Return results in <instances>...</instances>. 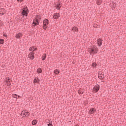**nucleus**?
<instances>
[{
	"label": "nucleus",
	"instance_id": "f257e3e1",
	"mask_svg": "<svg viewBox=\"0 0 126 126\" xmlns=\"http://www.w3.org/2000/svg\"><path fill=\"white\" fill-rule=\"evenodd\" d=\"M88 51L90 53V55L93 56V55H95V54H97V53H98V48L95 46H94L89 48Z\"/></svg>",
	"mask_w": 126,
	"mask_h": 126
},
{
	"label": "nucleus",
	"instance_id": "f03ea898",
	"mask_svg": "<svg viewBox=\"0 0 126 126\" xmlns=\"http://www.w3.org/2000/svg\"><path fill=\"white\" fill-rule=\"evenodd\" d=\"M28 12H29V11H28V8H27V7L24 8L23 9H22V15L23 17H24V16L27 17V16H28Z\"/></svg>",
	"mask_w": 126,
	"mask_h": 126
},
{
	"label": "nucleus",
	"instance_id": "7ed1b4c3",
	"mask_svg": "<svg viewBox=\"0 0 126 126\" xmlns=\"http://www.w3.org/2000/svg\"><path fill=\"white\" fill-rule=\"evenodd\" d=\"M43 28L44 30H47L48 29V25L49 24V20L48 19H46L43 20Z\"/></svg>",
	"mask_w": 126,
	"mask_h": 126
},
{
	"label": "nucleus",
	"instance_id": "20e7f679",
	"mask_svg": "<svg viewBox=\"0 0 126 126\" xmlns=\"http://www.w3.org/2000/svg\"><path fill=\"white\" fill-rule=\"evenodd\" d=\"M5 84L6 85H11V79L9 77H7L5 80Z\"/></svg>",
	"mask_w": 126,
	"mask_h": 126
},
{
	"label": "nucleus",
	"instance_id": "39448f33",
	"mask_svg": "<svg viewBox=\"0 0 126 126\" xmlns=\"http://www.w3.org/2000/svg\"><path fill=\"white\" fill-rule=\"evenodd\" d=\"M34 55L35 53L30 52L28 55L29 59L31 60V61H33V60H34V58H35Z\"/></svg>",
	"mask_w": 126,
	"mask_h": 126
},
{
	"label": "nucleus",
	"instance_id": "423d86ee",
	"mask_svg": "<svg viewBox=\"0 0 126 126\" xmlns=\"http://www.w3.org/2000/svg\"><path fill=\"white\" fill-rule=\"evenodd\" d=\"M36 25H39V19L36 17L32 23V26H36Z\"/></svg>",
	"mask_w": 126,
	"mask_h": 126
},
{
	"label": "nucleus",
	"instance_id": "0eeeda50",
	"mask_svg": "<svg viewBox=\"0 0 126 126\" xmlns=\"http://www.w3.org/2000/svg\"><path fill=\"white\" fill-rule=\"evenodd\" d=\"M21 115L25 117H28L30 115V113L27 110H24L21 112Z\"/></svg>",
	"mask_w": 126,
	"mask_h": 126
},
{
	"label": "nucleus",
	"instance_id": "6e6552de",
	"mask_svg": "<svg viewBox=\"0 0 126 126\" xmlns=\"http://www.w3.org/2000/svg\"><path fill=\"white\" fill-rule=\"evenodd\" d=\"M96 112V109L95 108H90L89 111V114H90L91 115H92L94 114V113Z\"/></svg>",
	"mask_w": 126,
	"mask_h": 126
},
{
	"label": "nucleus",
	"instance_id": "1a4fd4ad",
	"mask_svg": "<svg viewBox=\"0 0 126 126\" xmlns=\"http://www.w3.org/2000/svg\"><path fill=\"white\" fill-rule=\"evenodd\" d=\"M22 36H23V34H22V33L21 32H19L16 34L15 37L16 39H20L21 37H22Z\"/></svg>",
	"mask_w": 126,
	"mask_h": 126
},
{
	"label": "nucleus",
	"instance_id": "9d476101",
	"mask_svg": "<svg viewBox=\"0 0 126 126\" xmlns=\"http://www.w3.org/2000/svg\"><path fill=\"white\" fill-rule=\"evenodd\" d=\"M36 50H37V48H35V47H31L29 49V51L31 52V53H35Z\"/></svg>",
	"mask_w": 126,
	"mask_h": 126
},
{
	"label": "nucleus",
	"instance_id": "9b49d317",
	"mask_svg": "<svg viewBox=\"0 0 126 126\" xmlns=\"http://www.w3.org/2000/svg\"><path fill=\"white\" fill-rule=\"evenodd\" d=\"M102 40L101 38L97 39V43L98 47H101L102 46Z\"/></svg>",
	"mask_w": 126,
	"mask_h": 126
},
{
	"label": "nucleus",
	"instance_id": "f8f14e48",
	"mask_svg": "<svg viewBox=\"0 0 126 126\" xmlns=\"http://www.w3.org/2000/svg\"><path fill=\"white\" fill-rule=\"evenodd\" d=\"M99 88L100 86H99V85H96L94 87L93 90L94 91V92H98Z\"/></svg>",
	"mask_w": 126,
	"mask_h": 126
},
{
	"label": "nucleus",
	"instance_id": "ddd939ff",
	"mask_svg": "<svg viewBox=\"0 0 126 126\" xmlns=\"http://www.w3.org/2000/svg\"><path fill=\"white\" fill-rule=\"evenodd\" d=\"M59 17H60V14H59V13H54L53 15V18H54V19H58Z\"/></svg>",
	"mask_w": 126,
	"mask_h": 126
},
{
	"label": "nucleus",
	"instance_id": "4468645a",
	"mask_svg": "<svg viewBox=\"0 0 126 126\" xmlns=\"http://www.w3.org/2000/svg\"><path fill=\"white\" fill-rule=\"evenodd\" d=\"M5 12H6V11H5V9L4 8L0 9V14L3 15V14H5Z\"/></svg>",
	"mask_w": 126,
	"mask_h": 126
},
{
	"label": "nucleus",
	"instance_id": "2eb2a0df",
	"mask_svg": "<svg viewBox=\"0 0 126 126\" xmlns=\"http://www.w3.org/2000/svg\"><path fill=\"white\" fill-rule=\"evenodd\" d=\"M98 78L99 79H104V78H105V77L104 76V73H101V74H99L98 75Z\"/></svg>",
	"mask_w": 126,
	"mask_h": 126
},
{
	"label": "nucleus",
	"instance_id": "dca6fc26",
	"mask_svg": "<svg viewBox=\"0 0 126 126\" xmlns=\"http://www.w3.org/2000/svg\"><path fill=\"white\" fill-rule=\"evenodd\" d=\"M61 7H62V5H61V3L58 2L56 4V8L58 10H60L61 9Z\"/></svg>",
	"mask_w": 126,
	"mask_h": 126
},
{
	"label": "nucleus",
	"instance_id": "f3484780",
	"mask_svg": "<svg viewBox=\"0 0 126 126\" xmlns=\"http://www.w3.org/2000/svg\"><path fill=\"white\" fill-rule=\"evenodd\" d=\"M72 31H73L74 32H78V28L74 27L72 28Z\"/></svg>",
	"mask_w": 126,
	"mask_h": 126
},
{
	"label": "nucleus",
	"instance_id": "a211bd4d",
	"mask_svg": "<svg viewBox=\"0 0 126 126\" xmlns=\"http://www.w3.org/2000/svg\"><path fill=\"white\" fill-rule=\"evenodd\" d=\"M39 81L40 80H39V78H38V77H35L33 80L34 83H39Z\"/></svg>",
	"mask_w": 126,
	"mask_h": 126
},
{
	"label": "nucleus",
	"instance_id": "6ab92c4d",
	"mask_svg": "<svg viewBox=\"0 0 126 126\" xmlns=\"http://www.w3.org/2000/svg\"><path fill=\"white\" fill-rule=\"evenodd\" d=\"M96 3L98 5H101L102 4V0H97L96 1Z\"/></svg>",
	"mask_w": 126,
	"mask_h": 126
},
{
	"label": "nucleus",
	"instance_id": "aec40b11",
	"mask_svg": "<svg viewBox=\"0 0 126 126\" xmlns=\"http://www.w3.org/2000/svg\"><path fill=\"white\" fill-rule=\"evenodd\" d=\"M46 58H47V54H44L43 56H42V61H45L46 60Z\"/></svg>",
	"mask_w": 126,
	"mask_h": 126
},
{
	"label": "nucleus",
	"instance_id": "412c9836",
	"mask_svg": "<svg viewBox=\"0 0 126 126\" xmlns=\"http://www.w3.org/2000/svg\"><path fill=\"white\" fill-rule=\"evenodd\" d=\"M55 74H59L60 73V70L59 69H55L54 70Z\"/></svg>",
	"mask_w": 126,
	"mask_h": 126
},
{
	"label": "nucleus",
	"instance_id": "4be33fe9",
	"mask_svg": "<svg viewBox=\"0 0 126 126\" xmlns=\"http://www.w3.org/2000/svg\"><path fill=\"white\" fill-rule=\"evenodd\" d=\"M37 73H42V69H41L40 68H38L37 69Z\"/></svg>",
	"mask_w": 126,
	"mask_h": 126
},
{
	"label": "nucleus",
	"instance_id": "5701e85b",
	"mask_svg": "<svg viewBox=\"0 0 126 126\" xmlns=\"http://www.w3.org/2000/svg\"><path fill=\"white\" fill-rule=\"evenodd\" d=\"M13 97H14V98H20V95H18L16 94H12Z\"/></svg>",
	"mask_w": 126,
	"mask_h": 126
},
{
	"label": "nucleus",
	"instance_id": "b1692460",
	"mask_svg": "<svg viewBox=\"0 0 126 126\" xmlns=\"http://www.w3.org/2000/svg\"><path fill=\"white\" fill-rule=\"evenodd\" d=\"M36 124H37V120H33L32 122V125H33V126H35V125H36Z\"/></svg>",
	"mask_w": 126,
	"mask_h": 126
},
{
	"label": "nucleus",
	"instance_id": "393cba45",
	"mask_svg": "<svg viewBox=\"0 0 126 126\" xmlns=\"http://www.w3.org/2000/svg\"><path fill=\"white\" fill-rule=\"evenodd\" d=\"M4 40L2 39H0V44L1 45H3V42H4Z\"/></svg>",
	"mask_w": 126,
	"mask_h": 126
},
{
	"label": "nucleus",
	"instance_id": "a878e982",
	"mask_svg": "<svg viewBox=\"0 0 126 126\" xmlns=\"http://www.w3.org/2000/svg\"><path fill=\"white\" fill-rule=\"evenodd\" d=\"M78 93L79 94H83V91H82L81 90H79Z\"/></svg>",
	"mask_w": 126,
	"mask_h": 126
},
{
	"label": "nucleus",
	"instance_id": "bb28decb",
	"mask_svg": "<svg viewBox=\"0 0 126 126\" xmlns=\"http://www.w3.org/2000/svg\"><path fill=\"white\" fill-rule=\"evenodd\" d=\"M96 65H97L96 63H94L92 64V66H93V67H95Z\"/></svg>",
	"mask_w": 126,
	"mask_h": 126
},
{
	"label": "nucleus",
	"instance_id": "cd10ccee",
	"mask_svg": "<svg viewBox=\"0 0 126 126\" xmlns=\"http://www.w3.org/2000/svg\"><path fill=\"white\" fill-rule=\"evenodd\" d=\"M3 36L4 37H5L6 38L7 37V35L6 34H5V33H3Z\"/></svg>",
	"mask_w": 126,
	"mask_h": 126
},
{
	"label": "nucleus",
	"instance_id": "c85d7f7f",
	"mask_svg": "<svg viewBox=\"0 0 126 126\" xmlns=\"http://www.w3.org/2000/svg\"><path fill=\"white\" fill-rule=\"evenodd\" d=\"M48 126H53L52 125V124L49 123V124H48Z\"/></svg>",
	"mask_w": 126,
	"mask_h": 126
},
{
	"label": "nucleus",
	"instance_id": "c756f323",
	"mask_svg": "<svg viewBox=\"0 0 126 126\" xmlns=\"http://www.w3.org/2000/svg\"><path fill=\"white\" fill-rule=\"evenodd\" d=\"M18 1H23V0H17Z\"/></svg>",
	"mask_w": 126,
	"mask_h": 126
}]
</instances>
